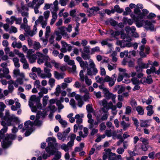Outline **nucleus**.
Wrapping results in <instances>:
<instances>
[{"label": "nucleus", "mask_w": 160, "mask_h": 160, "mask_svg": "<svg viewBox=\"0 0 160 160\" xmlns=\"http://www.w3.org/2000/svg\"><path fill=\"white\" fill-rule=\"evenodd\" d=\"M126 31L127 32H131L132 33H134L136 30V28L134 26L131 27H127L126 28Z\"/></svg>", "instance_id": "41"}, {"label": "nucleus", "mask_w": 160, "mask_h": 160, "mask_svg": "<svg viewBox=\"0 0 160 160\" xmlns=\"http://www.w3.org/2000/svg\"><path fill=\"white\" fill-rule=\"evenodd\" d=\"M88 113H93L94 112L92 104H88L86 107Z\"/></svg>", "instance_id": "39"}, {"label": "nucleus", "mask_w": 160, "mask_h": 160, "mask_svg": "<svg viewBox=\"0 0 160 160\" xmlns=\"http://www.w3.org/2000/svg\"><path fill=\"white\" fill-rule=\"evenodd\" d=\"M32 71L33 72H37L38 74H41L42 72L41 69L39 68H37L35 67H33L32 69Z\"/></svg>", "instance_id": "45"}, {"label": "nucleus", "mask_w": 160, "mask_h": 160, "mask_svg": "<svg viewBox=\"0 0 160 160\" xmlns=\"http://www.w3.org/2000/svg\"><path fill=\"white\" fill-rule=\"evenodd\" d=\"M48 52V49L45 48L42 50L43 54L39 52H36L38 57L37 63L38 64H40L45 62V65L48 67L52 68V65H53L56 68H58L59 67L60 64L56 62L55 60L51 59L49 56L47 55Z\"/></svg>", "instance_id": "2"}, {"label": "nucleus", "mask_w": 160, "mask_h": 160, "mask_svg": "<svg viewBox=\"0 0 160 160\" xmlns=\"http://www.w3.org/2000/svg\"><path fill=\"white\" fill-rule=\"evenodd\" d=\"M108 41H111V40L107 38L105 39L102 40L101 42V44L102 46L104 45H107V46L109 48H111L112 47V44L109 42Z\"/></svg>", "instance_id": "20"}, {"label": "nucleus", "mask_w": 160, "mask_h": 160, "mask_svg": "<svg viewBox=\"0 0 160 160\" xmlns=\"http://www.w3.org/2000/svg\"><path fill=\"white\" fill-rule=\"evenodd\" d=\"M118 70L120 72L122 73L121 75L124 77H128V75L127 72V70L126 69L122 68H119L118 69Z\"/></svg>", "instance_id": "38"}, {"label": "nucleus", "mask_w": 160, "mask_h": 160, "mask_svg": "<svg viewBox=\"0 0 160 160\" xmlns=\"http://www.w3.org/2000/svg\"><path fill=\"white\" fill-rule=\"evenodd\" d=\"M13 73L14 75V77H17L19 76L20 77H24V73L23 72H20L19 69H16L13 70Z\"/></svg>", "instance_id": "24"}, {"label": "nucleus", "mask_w": 160, "mask_h": 160, "mask_svg": "<svg viewBox=\"0 0 160 160\" xmlns=\"http://www.w3.org/2000/svg\"><path fill=\"white\" fill-rule=\"evenodd\" d=\"M82 57L84 60H89L90 58V55L88 54H86V53L82 52L81 54Z\"/></svg>", "instance_id": "47"}, {"label": "nucleus", "mask_w": 160, "mask_h": 160, "mask_svg": "<svg viewBox=\"0 0 160 160\" xmlns=\"http://www.w3.org/2000/svg\"><path fill=\"white\" fill-rule=\"evenodd\" d=\"M28 78H25L24 74V75L23 78L20 77V78H18L17 79V81L20 85H22L23 84V81H28Z\"/></svg>", "instance_id": "32"}, {"label": "nucleus", "mask_w": 160, "mask_h": 160, "mask_svg": "<svg viewBox=\"0 0 160 160\" xmlns=\"http://www.w3.org/2000/svg\"><path fill=\"white\" fill-rule=\"evenodd\" d=\"M56 104L59 110H60L64 108V106L61 104L60 101H57Z\"/></svg>", "instance_id": "62"}, {"label": "nucleus", "mask_w": 160, "mask_h": 160, "mask_svg": "<svg viewBox=\"0 0 160 160\" xmlns=\"http://www.w3.org/2000/svg\"><path fill=\"white\" fill-rule=\"evenodd\" d=\"M88 134V129L87 128L84 127L83 131H80L79 132V134L83 138L87 137Z\"/></svg>", "instance_id": "14"}, {"label": "nucleus", "mask_w": 160, "mask_h": 160, "mask_svg": "<svg viewBox=\"0 0 160 160\" xmlns=\"http://www.w3.org/2000/svg\"><path fill=\"white\" fill-rule=\"evenodd\" d=\"M87 117L88 119V122L89 123L88 128H91L92 127V122H94V120L92 118V116L90 113H88L87 115Z\"/></svg>", "instance_id": "21"}, {"label": "nucleus", "mask_w": 160, "mask_h": 160, "mask_svg": "<svg viewBox=\"0 0 160 160\" xmlns=\"http://www.w3.org/2000/svg\"><path fill=\"white\" fill-rule=\"evenodd\" d=\"M110 33L112 37L118 36L120 34V32L118 31L114 32L113 30H110Z\"/></svg>", "instance_id": "60"}, {"label": "nucleus", "mask_w": 160, "mask_h": 160, "mask_svg": "<svg viewBox=\"0 0 160 160\" xmlns=\"http://www.w3.org/2000/svg\"><path fill=\"white\" fill-rule=\"evenodd\" d=\"M45 115V113H42L41 111H38L37 112L36 117L38 118H40L41 116L44 117Z\"/></svg>", "instance_id": "63"}, {"label": "nucleus", "mask_w": 160, "mask_h": 160, "mask_svg": "<svg viewBox=\"0 0 160 160\" xmlns=\"http://www.w3.org/2000/svg\"><path fill=\"white\" fill-rule=\"evenodd\" d=\"M61 42L62 44V48L61 49L60 51L62 52L65 53L67 52L66 48L68 46V44L63 41H62Z\"/></svg>", "instance_id": "25"}, {"label": "nucleus", "mask_w": 160, "mask_h": 160, "mask_svg": "<svg viewBox=\"0 0 160 160\" xmlns=\"http://www.w3.org/2000/svg\"><path fill=\"white\" fill-rule=\"evenodd\" d=\"M21 104L20 103L18 102H15V105H12L11 107V109L12 111H16L18 109L20 108Z\"/></svg>", "instance_id": "31"}, {"label": "nucleus", "mask_w": 160, "mask_h": 160, "mask_svg": "<svg viewBox=\"0 0 160 160\" xmlns=\"http://www.w3.org/2000/svg\"><path fill=\"white\" fill-rule=\"evenodd\" d=\"M117 55V52L116 51H114L112 52L111 55L112 57V61L113 62H117L118 60V58L116 57Z\"/></svg>", "instance_id": "37"}, {"label": "nucleus", "mask_w": 160, "mask_h": 160, "mask_svg": "<svg viewBox=\"0 0 160 160\" xmlns=\"http://www.w3.org/2000/svg\"><path fill=\"white\" fill-rule=\"evenodd\" d=\"M104 97L108 99H111L113 102L114 103H115V98L116 97V95L113 94L112 93L109 92L105 95Z\"/></svg>", "instance_id": "15"}, {"label": "nucleus", "mask_w": 160, "mask_h": 160, "mask_svg": "<svg viewBox=\"0 0 160 160\" xmlns=\"http://www.w3.org/2000/svg\"><path fill=\"white\" fill-rule=\"evenodd\" d=\"M57 136L59 139L62 140V142H64L66 139L65 137L63 136L62 134L60 132H58V133Z\"/></svg>", "instance_id": "51"}, {"label": "nucleus", "mask_w": 160, "mask_h": 160, "mask_svg": "<svg viewBox=\"0 0 160 160\" xmlns=\"http://www.w3.org/2000/svg\"><path fill=\"white\" fill-rule=\"evenodd\" d=\"M54 33V34H55V36H57L56 39V40L57 41L60 40L62 38L61 36L60 35V33L58 31H55Z\"/></svg>", "instance_id": "53"}, {"label": "nucleus", "mask_w": 160, "mask_h": 160, "mask_svg": "<svg viewBox=\"0 0 160 160\" xmlns=\"http://www.w3.org/2000/svg\"><path fill=\"white\" fill-rule=\"evenodd\" d=\"M116 78L117 75L115 73L113 74L111 77L108 75H106L104 77V81L105 82H108L109 86L112 87L115 84Z\"/></svg>", "instance_id": "4"}, {"label": "nucleus", "mask_w": 160, "mask_h": 160, "mask_svg": "<svg viewBox=\"0 0 160 160\" xmlns=\"http://www.w3.org/2000/svg\"><path fill=\"white\" fill-rule=\"evenodd\" d=\"M38 1V0H33L32 2H30L28 4V7H31L34 9V12L36 14H38L39 13L38 8L39 7H38L36 5L34 7V5L36 4Z\"/></svg>", "instance_id": "11"}, {"label": "nucleus", "mask_w": 160, "mask_h": 160, "mask_svg": "<svg viewBox=\"0 0 160 160\" xmlns=\"http://www.w3.org/2000/svg\"><path fill=\"white\" fill-rule=\"evenodd\" d=\"M61 92L60 86L59 85L57 86L56 88L55 91L54 92L55 94L57 96H58Z\"/></svg>", "instance_id": "50"}, {"label": "nucleus", "mask_w": 160, "mask_h": 160, "mask_svg": "<svg viewBox=\"0 0 160 160\" xmlns=\"http://www.w3.org/2000/svg\"><path fill=\"white\" fill-rule=\"evenodd\" d=\"M150 125L148 124V121L147 120H140V126L142 127H147Z\"/></svg>", "instance_id": "29"}, {"label": "nucleus", "mask_w": 160, "mask_h": 160, "mask_svg": "<svg viewBox=\"0 0 160 160\" xmlns=\"http://www.w3.org/2000/svg\"><path fill=\"white\" fill-rule=\"evenodd\" d=\"M149 11L146 9H143L142 10V13L139 14L138 17L136 18V21L139 18V20H141L143 19V18L145 17L146 14L148 13Z\"/></svg>", "instance_id": "22"}, {"label": "nucleus", "mask_w": 160, "mask_h": 160, "mask_svg": "<svg viewBox=\"0 0 160 160\" xmlns=\"http://www.w3.org/2000/svg\"><path fill=\"white\" fill-rule=\"evenodd\" d=\"M37 22L36 21L35 22V25L33 27V28L32 31L30 30V28L26 30V34L27 36H33L34 35L36 34L37 31Z\"/></svg>", "instance_id": "8"}, {"label": "nucleus", "mask_w": 160, "mask_h": 160, "mask_svg": "<svg viewBox=\"0 0 160 160\" xmlns=\"http://www.w3.org/2000/svg\"><path fill=\"white\" fill-rule=\"evenodd\" d=\"M36 21H37V24L39 22L41 24L43 28H44L47 24V20L45 19L42 16H39Z\"/></svg>", "instance_id": "12"}, {"label": "nucleus", "mask_w": 160, "mask_h": 160, "mask_svg": "<svg viewBox=\"0 0 160 160\" xmlns=\"http://www.w3.org/2000/svg\"><path fill=\"white\" fill-rule=\"evenodd\" d=\"M123 21L125 24H128L129 25H131L133 23V20L132 19H128L127 17H125L123 18Z\"/></svg>", "instance_id": "30"}, {"label": "nucleus", "mask_w": 160, "mask_h": 160, "mask_svg": "<svg viewBox=\"0 0 160 160\" xmlns=\"http://www.w3.org/2000/svg\"><path fill=\"white\" fill-rule=\"evenodd\" d=\"M54 74L56 78L58 80L63 79L65 76L64 73H59L56 71L54 72Z\"/></svg>", "instance_id": "19"}, {"label": "nucleus", "mask_w": 160, "mask_h": 160, "mask_svg": "<svg viewBox=\"0 0 160 160\" xmlns=\"http://www.w3.org/2000/svg\"><path fill=\"white\" fill-rule=\"evenodd\" d=\"M156 70L155 68L154 67H152L150 69H147L146 70L147 73L149 75L152 73L155 72Z\"/></svg>", "instance_id": "54"}, {"label": "nucleus", "mask_w": 160, "mask_h": 160, "mask_svg": "<svg viewBox=\"0 0 160 160\" xmlns=\"http://www.w3.org/2000/svg\"><path fill=\"white\" fill-rule=\"evenodd\" d=\"M4 120L2 121L1 124L3 126V128L0 131V138L3 139L2 143V146L3 148H8L11 143V140L15 138V136L12 134H7L5 135L4 133L7 131L8 126L13 125V122H17L18 121V119L17 117L14 115H10L9 110H6L5 115L3 117Z\"/></svg>", "instance_id": "1"}, {"label": "nucleus", "mask_w": 160, "mask_h": 160, "mask_svg": "<svg viewBox=\"0 0 160 160\" xmlns=\"http://www.w3.org/2000/svg\"><path fill=\"white\" fill-rule=\"evenodd\" d=\"M95 78L96 82L98 83L102 84L105 82L104 78H103L102 77H100L99 76H96Z\"/></svg>", "instance_id": "36"}, {"label": "nucleus", "mask_w": 160, "mask_h": 160, "mask_svg": "<svg viewBox=\"0 0 160 160\" xmlns=\"http://www.w3.org/2000/svg\"><path fill=\"white\" fill-rule=\"evenodd\" d=\"M115 11L118 13H121L122 12L123 10L121 8L119 5H116L114 7Z\"/></svg>", "instance_id": "59"}, {"label": "nucleus", "mask_w": 160, "mask_h": 160, "mask_svg": "<svg viewBox=\"0 0 160 160\" xmlns=\"http://www.w3.org/2000/svg\"><path fill=\"white\" fill-rule=\"evenodd\" d=\"M34 52L35 51L33 49H30L28 50L27 52V58H28L33 55H35V54L34 53Z\"/></svg>", "instance_id": "40"}, {"label": "nucleus", "mask_w": 160, "mask_h": 160, "mask_svg": "<svg viewBox=\"0 0 160 160\" xmlns=\"http://www.w3.org/2000/svg\"><path fill=\"white\" fill-rule=\"evenodd\" d=\"M136 110L138 112V114L140 115H142L144 113V109L143 108L140 106L137 107Z\"/></svg>", "instance_id": "28"}, {"label": "nucleus", "mask_w": 160, "mask_h": 160, "mask_svg": "<svg viewBox=\"0 0 160 160\" xmlns=\"http://www.w3.org/2000/svg\"><path fill=\"white\" fill-rule=\"evenodd\" d=\"M93 68H87V74L89 76H92L93 75H95L97 74V73H96L95 74H93Z\"/></svg>", "instance_id": "52"}, {"label": "nucleus", "mask_w": 160, "mask_h": 160, "mask_svg": "<svg viewBox=\"0 0 160 160\" xmlns=\"http://www.w3.org/2000/svg\"><path fill=\"white\" fill-rule=\"evenodd\" d=\"M99 102L102 104V106L104 108L107 107L108 101L106 99H103V100L100 101Z\"/></svg>", "instance_id": "64"}, {"label": "nucleus", "mask_w": 160, "mask_h": 160, "mask_svg": "<svg viewBox=\"0 0 160 160\" xmlns=\"http://www.w3.org/2000/svg\"><path fill=\"white\" fill-rule=\"evenodd\" d=\"M59 122L62 125V126L63 128L66 127L67 125V122L62 119H60L59 120Z\"/></svg>", "instance_id": "56"}, {"label": "nucleus", "mask_w": 160, "mask_h": 160, "mask_svg": "<svg viewBox=\"0 0 160 160\" xmlns=\"http://www.w3.org/2000/svg\"><path fill=\"white\" fill-rule=\"evenodd\" d=\"M44 73H41L39 75L40 77L42 78H50L52 76V74L50 72V69L47 68H45L44 69Z\"/></svg>", "instance_id": "9"}, {"label": "nucleus", "mask_w": 160, "mask_h": 160, "mask_svg": "<svg viewBox=\"0 0 160 160\" xmlns=\"http://www.w3.org/2000/svg\"><path fill=\"white\" fill-rule=\"evenodd\" d=\"M61 152L59 151L56 152L55 154V156L53 158V160H58L59 159L61 156Z\"/></svg>", "instance_id": "49"}, {"label": "nucleus", "mask_w": 160, "mask_h": 160, "mask_svg": "<svg viewBox=\"0 0 160 160\" xmlns=\"http://www.w3.org/2000/svg\"><path fill=\"white\" fill-rule=\"evenodd\" d=\"M70 96L72 97H75V99L78 101V105L79 108H81L84 103L82 99L81 96L79 94L76 95V93L73 92L70 94Z\"/></svg>", "instance_id": "7"}, {"label": "nucleus", "mask_w": 160, "mask_h": 160, "mask_svg": "<svg viewBox=\"0 0 160 160\" xmlns=\"http://www.w3.org/2000/svg\"><path fill=\"white\" fill-rule=\"evenodd\" d=\"M79 76L80 80L83 82L85 81V84L88 86L91 85L92 81L91 79H89L87 75L84 76L83 71L81 70L79 73Z\"/></svg>", "instance_id": "6"}, {"label": "nucleus", "mask_w": 160, "mask_h": 160, "mask_svg": "<svg viewBox=\"0 0 160 160\" xmlns=\"http://www.w3.org/2000/svg\"><path fill=\"white\" fill-rule=\"evenodd\" d=\"M46 142H48V146L52 148L58 145L56 139L54 138L49 137L47 139Z\"/></svg>", "instance_id": "10"}, {"label": "nucleus", "mask_w": 160, "mask_h": 160, "mask_svg": "<svg viewBox=\"0 0 160 160\" xmlns=\"http://www.w3.org/2000/svg\"><path fill=\"white\" fill-rule=\"evenodd\" d=\"M107 150L108 153V160H115V156H116V154L114 153H112L111 152V149H107Z\"/></svg>", "instance_id": "16"}, {"label": "nucleus", "mask_w": 160, "mask_h": 160, "mask_svg": "<svg viewBox=\"0 0 160 160\" xmlns=\"http://www.w3.org/2000/svg\"><path fill=\"white\" fill-rule=\"evenodd\" d=\"M61 148L64 150L65 152H68L70 149V148H69L67 144H63L60 146Z\"/></svg>", "instance_id": "46"}, {"label": "nucleus", "mask_w": 160, "mask_h": 160, "mask_svg": "<svg viewBox=\"0 0 160 160\" xmlns=\"http://www.w3.org/2000/svg\"><path fill=\"white\" fill-rule=\"evenodd\" d=\"M153 106L151 105L148 106L146 108L147 110L148 111L147 115L148 116H151L154 113V111L152 110Z\"/></svg>", "instance_id": "27"}, {"label": "nucleus", "mask_w": 160, "mask_h": 160, "mask_svg": "<svg viewBox=\"0 0 160 160\" xmlns=\"http://www.w3.org/2000/svg\"><path fill=\"white\" fill-rule=\"evenodd\" d=\"M121 38L123 39L124 43L126 42H130L132 40L131 37L129 36H126L125 34L124 33L121 34Z\"/></svg>", "instance_id": "18"}, {"label": "nucleus", "mask_w": 160, "mask_h": 160, "mask_svg": "<svg viewBox=\"0 0 160 160\" xmlns=\"http://www.w3.org/2000/svg\"><path fill=\"white\" fill-rule=\"evenodd\" d=\"M25 127V128L22 129V132H24L26 129H28L32 131V127L34 125V123L31 122L30 120L27 121L24 123Z\"/></svg>", "instance_id": "13"}, {"label": "nucleus", "mask_w": 160, "mask_h": 160, "mask_svg": "<svg viewBox=\"0 0 160 160\" xmlns=\"http://www.w3.org/2000/svg\"><path fill=\"white\" fill-rule=\"evenodd\" d=\"M145 48V45H141L139 47V48L140 50L139 54L142 58H145L146 57V54H145L144 52V50Z\"/></svg>", "instance_id": "23"}, {"label": "nucleus", "mask_w": 160, "mask_h": 160, "mask_svg": "<svg viewBox=\"0 0 160 160\" xmlns=\"http://www.w3.org/2000/svg\"><path fill=\"white\" fill-rule=\"evenodd\" d=\"M120 124L122 126L123 130L124 131L130 126V123H126L124 120H122L120 122Z\"/></svg>", "instance_id": "26"}, {"label": "nucleus", "mask_w": 160, "mask_h": 160, "mask_svg": "<svg viewBox=\"0 0 160 160\" xmlns=\"http://www.w3.org/2000/svg\"><path fill=\"white\" fill-rule=\"evenodd\" d=\"M131 81L133 84H140V80L136 77L132 78L131 79Z\"/></svg>", "instance_id": "43"}, {"label": "nucleus", "mask_w": 160, "mask_h": 160, "mask_svg": "<svg viewBox=\"0 0 160 160\" xmlns=\"http://www.w3.org/2000/svg\"><path fill=\"white\" fill-rule=\"evenodd\" d=\"M137 62L138 66L135 67L137 72H142L143 69L147 68L149 67V64H148V62L147 63H144L141 58L138 59Z\"/></svg>", "instance_id": "3"}, {"label": "nucleus", "mask_w": 160, "mask_h": 160, "mask_svg": "<svg viewBox=\"0 0 160 160\" xmlns=\"http://www.w3.org/2000/svg\"><path fill=\"white\" fill-rule=\"evenodd\" d=\"M51 32L50 27L49 26H47L46 28V32L45 33V38H48Z\"/></svg>", "instance_id": "48"}, {"label": "nucleus", "mask_w": 160, "mask_h": 160, "mask_svg": "<svg viewBox=\"0 0 160 160\" xmlns=\"http://www.w3.org/2000/svg\"><path fill=\"white\" fill-rule=\"evenodd\" d=\"M47 152L50 155H53L55 153V151L52 148L48 146L46 148Z\"/></svg>", "instance_id": "33"}, {"label": "nucleus", "mask_w": 160, "mask_h": 160, "mask_svg": "<svg viewBox=\"0 0 160 160\" xmlns=\"http://www.w3.org/2000/svg\"><path fill=\"white\" fill-rule=\"evenodd\" d=\"M136 25L138 28H140L143 26H144L145 28H148L152 24L148 21H144L143 19L141 20H139V18L136 20Z\"/></svg>", "instance_id": "5"}, {"label": "nucleus", "mask_w": 160, "mask_h": 160, "mask_svg": "<svg viewBox=\"0 0 160 160\" xmlns=\"http://www.w3.org/2000/svg\"><path fill=\"white\" fill-rule=\"evenodd\" d=\"M13 61L14 63L15 66L16 68H19L20 65L19 63V59L17 58H14L13 59Z\"/></svg>", "instance_id": "44"}, {"label": "nucleus", "mask_w": 160, "mask_h": 160, "mask_svg": "<svg viewBox=\"0 0 160 160\" xmlns=\"http://www.w3.org/2000/svg\"><path fill=\"white\" fill-rule=\"evenodd\" d=\"M132 109L131 107L128 106L126 107L125 114L126 115H129L131 112Z\"/></svg>", "instance_id": "57"}, {"label": "nucleus", "mask_w": 160, "mask_h": 160, "mask_svg": "<svg viewBox=\"0 0 160 160\" xmlns=\"http://www.w3.org/2000/svg\"><path fill=\"white\" fill-rule=\"evenodd\" d=\"M89 63L90 67L89 68H93V74H95L96 73H97L98 72V70L95 67V65L92 60L89 59Z\"/></svg>", "instance_id": "17"}, {"label": "nucleus", "mask_w": 160, "mask_h": 160, "mask_svg": "<svg viewBox=\"0 0 160 160\" xmlns=\"http://www.w3.org/2000/svg\"><path fill=\"white\" fill-rule=\"evenodd\" d=\"M91 54H94L95 52H99L100 51V48L98 46L95 47L91 49Z\"/></svg>", "instance_id": "55"}, {"label": "nucleus", "mask_w": 160, "mask_h": 160, "mask_svg": "<svg viewBox=\"0 0 160 160\" xmlns=\"http://www.w3.org/2000/svg\"><path fill=\"white\" fill-rule=\"evenodd\" d=\"M89 129L91 130V132H90V134L92 136L94 135L97 133L98 132V130L97 129L93 128Z\"/></svg>", "instance_id": "61"}, {"label": "nucleus", "mask_w": 160, "mask_h": 160, "mask_svg": "<svg viewBox=\"0 0 160 160\" xmlns=\"http://www.w3.org/2000/svg\"><path fill=\"white\" fill-rule=\"evenodd\" d=\"M55 37V34H54V33L51 35L49 40V42L51 44H52L54 42Z\"/></svg>", "instance_id": "58"}, {"label": "nucleus", "mask_w": 160, "mask_h": 160, "mask_svg": "<svg viewBox=\"0 0 160 160\" xmlns=\"http://www.w3.org/2000/svg\"><path fill=\"white\" fill-rule=\"evenodd\" d=\"M37 56L38 55L36 54L28 58L30 62L32 63L35 62L36 59L37 58Z\"/></svg>", "instance_id": "34"}, {"label": "nucleus", "mask_w": 160, "mask_h": 160, "mask_svg": "<svg viewBox=\"0 0 160 160\" xmlns=\"http://www.w3.org/2000/svg\"><path fill=\"white\" fill-rule=\"evenodd\" d=\"M33 48L36 50H38L41 47L40 43L38 42H35L33 45Z\"/></svg>", "instance_id": "42"}, {"label": "nucleus", "mask_w": 160, "mask_h": 160, "mask_svg": "<svg viewBox=\"0 0 160 160\" xmlns=\"http://www.w3.org/2000/svg\"><path fill=\"white\" fill-rule=\"evenodd\" d=\"M75 118L76 119V122L77 124L79 125L82 123V119L79 114H78L76 115L75 117Z\"/></svg>", "instance_id": "35"}]
</instances>
